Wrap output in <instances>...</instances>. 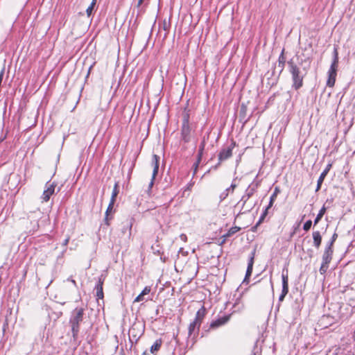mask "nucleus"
<instances>
[{"label": "nucleus", "mask_w": 355, "mask_h": 355, "mask_svg": "<svg viewBox=\"0 0 355 355\" xmlns=\"http://www.w3.org/2000/svg\"><path fill=\"white\" fill-rule=\"evenodd\" d=\"M255 191V189L254 188H252L250 189H248L247 190V193L245 195V197H246V200H244V203H245V202L250 198L252 196V195L254 194ZM245 198V196L243 197V199Z\"/></svg>", "instance_id": "obj_30"}, {"label": "nucleus", "mask_w": 355, "mask_h": 355, "mask_svg": "<svg viewBox=\"0 0 355 355\" xmlns=\"http://www.w3.org/2000/svg\"><path fill=\"white\" fill-rule=\"evenodd\" d=\"M313 245L318 249L321 245L322 236L319 231L313 232Z\"/></svg>", "instance_id": "obj_15"}, {"label": "nucleus", "mask_w": 355, "mask_h": 355, "mask_svg": "<svg viewBox=\"0 0 355 355\" xmlns=\"http://www.w3.org/2000/svg\"><path fill=\"white\" fill-rule=\"evenodd\" d=\"M282 291L284 293L285 291L288 292V272H283L282 274Z\"/></svg>", "instance_id": "obj_16"}, {"label": "nucleus", "mask_w": 355, "mask_h": 355, "mask_svg": "<svg viewBox=\"0 0 355 355\" xmlns=\"http://www.w3.org/2000/svg\"><path fill=\"white\" fill-rule=\"evenodd\" d=\"M144 300V295H141V293H140L134 300L135 302H139Z\"/></svg>", "instance_id": "obj_37"}, {"label": "nucleus", "mask_w": 355, "mask_h": 355, "mask_svg": "<svg viewBox=\"0 0 355 355\" xmlns=\"http://www.w3.org/2000/svg\"><path fill=\"white\" fill-rule=\"evenodd\" d=\"M159 157L157 155H153L152 158V166L153 167V175L150 180V182L149 184V188H152L153 184H154V180L157 175L158 170H159Z\"/></svg>", "instance_id": "obj_8"}, {"label": "nucleus", "mask_w": 355, "mask_h": 355, "mask_svg": "<svg viewBox=\"0 0 355 355\" xmlns=\"http://www.w3.org/2000/svg\"><path fill=\"white\" fill-rule=\"evenodd\" d=\"M240 230L241 228L237 226L231 227L228 230V232L223 236V237L224 238L223 242L226 240L227 238L232 236L233 234L238 232Z\"/></svg>", "instance_id": "obj_17"}, {"label": "nucleus", "mask_w": 355, "mask_h": 355, "mask_svg": "<svg viewBox=\"0 0 355 355\" xmlns=\"http://www.w3.org/2000/svg\"><path fill=\"white\" fill-rule=\"evenodd\" d=\"M180 238L182 241H183L184 242H186L187 241V236L186 234H180Z\"/></svg>", "instance_id": "obj_38"}, {"label": "nucleus", "mask_w": 355, "mask_h": 355, "mask_svg": "<svg viewBox=\"0 0 355 355\" xmlns=\"http://www.w3.org/2000/svg\"><path fill=\"white\" fill-rule=\"evenodd\" d=\"M69 238L66 239L63 242V245H67L69 243Z\"/></svg>", "instance_id": "obj_44"}, {"label": "nucleus", "mask_w": 355, "mask_h": 355, "mask_svg": "<svg viewBox=\"0 0 355 355\" xmlns=\"http://www.w3.org/2000/svg\"><path fill=\"white\" fill-rule=\"evenodd\" d=\"M280 192V190L278 187H275L273 193L271 195L270 198V202H269V207H272L273 205L274 202L275 201L277 196L278 193Z\"/></svg>", "instance_id": "obj_19"}, {"label": "nucleus", "mask_w": 355, "mask_h": 355, "mask_svg": "<svg viewBox=\"0 0 355 355\" xmlns=\"http://www.w3.org/2000/svg\"><path fill=\"white\" fill-rule=\"evenodd\" d=\"M67 280H68V281H70V282H71V283H72L75 286H77V285H76V281H75V280H73V279H70V278H69Z\"/></svg>", "instance_id": "obj_43"}, {"label": "nucleus", "mask_w": 355, "mask_h": 355, "mask_svg": "<svg viewBox=\"0 0 355 355\" xmlns=\"http://www.w3.org/2000/svg\"><path fill=\"white\" fill-rule=\"evenodd\" d=\"M118 193H119V185H118V183L116 182L114 184L113 191H112V197H111L110 200L115 202L116 198Z\"/></svg>", "instance_id": "obj_26"}, {"label": "nucleus", "mask_w": 355, "mask_h": 355, "mask_svg": "<svg viewBox=\"0 0 355 355\" xmlns=\"http://www.w3.org/2000/svg\"><path fill=\"white\" fill-rule=\"evenodd\" d=\"M254 254H255V252L253 251L251 253V256L250 257V259H249V261H248V268H247V270H246V273H245V279L243 280V282H248V279L250 278V277L252 275V268H253V264H254Z\"/></svg>", "instance_id": "obj_9"}, {"label": "nucleus", "mask_w": 355, "mask_h": 355, "mask_svg": "<svg viewBox=\"0 0 355 355\" xmlns=\"http://www.w3.org/2000/svg\"><path fill=\"white\" fill-rule=\"evenodd\" d=\"M201 160H199L197 159V161L194 164V166H195V169H194V173L196 172L197 169H198V164H200Z\"/></svg>", "instance_id": "obj_39"}, {"label": "nucleus", "mask_w": 355, "mask_h": 355, "mask_svg": "<svg viewBox=\"0 0 355 355\" xmlns=\"http://www.w3.org/2000/svg\"><path fill=\"white\" fill-rule=\"evenodd\" d=\"M331 167V164H328L326 168L320 174V175L318 180L317 187H316L315 191H318L320 189L321 185L326 177V175H327L328 172L329 171Z\"/></svg>", "instance_id": "obj_11"}, {"label": "nucleus", "mask_w": 355, "mask_h": 355, "mask_svg": "<svg viewBox=\"0 0 355 355\" xmlns=\"http://www.w3.org/2000/svg\"><path fill=\"white\" fill-rule=\"evenodd\" d=\"M270 286H271V288L273 289V286H272V281H270Z\"/></svg>", "instance_id": "obj_45"}, {"label": "nucleus", "mask_w": 355, "mask_h": 355, "mask_svg": "<svg viewBox=\"0 0 355 355\" xmlns=\"http://www.w3.org/2000/svg\"><path fill=\"white\" fill-rule=\"evenodd\" d=\"M229 319H230V315H225V316L221 317V318L213 321L211 323L210 327L211 328H216L220 326H222V325L225 324L229 320Z\"/></svg>", "instance_id": "obj_13"}, {"label": "nucleus", "mask_w": 355, "mask_h": 355, "mask_svg": "<svg viewBox=\"0 0 355 355\" xmlns=\"http://www.w3.org/2000/svg\"><path fill=\"white\" fill-rule=\"evenodd\" d=\"M286 61V57L284 56V49H283L278 58L277 67L279 69V73H281L284 69Z\"/></svg>", "instance_id": "obj_14"}, {"label": "nucleus", "mask_w": 355, "mask_h": 355, "mask_svg": "<svg viewBox=\"0 0 355 355\" xmlns=\"http://www.w3.org/2000/svg\"><path fill=\"white\" fill-rule=\"evenodd\" d=\"M150 292V287L146 286L144 290L141 291V295H146Z\"/></svg>", "instance_id": "obj_35"}, {"label": "nucleus", "mask_w": 355, "mask_h": 355, "mask_svg": "<svg viewBox=\"0 0 355 355\" xmlns=\"http://www.w3.org/2000/svg\"><path fill=\"white\" fill-rule=\"evenodd\" d=\"M204 148H205V142L203 141L201 143V144L200 146L199 151H198V159H199V160H201Z\"/></svg>", "instance_id": "obj_32"}, {"label": "nucleus", "mask_w": 355, "mask_h": 355, "mask_svg": "<svg viewBox=\"0 0 355 355\" xmlns=\"http://www.w3.org/2000/svg\"><path fill=\"white\" fill-rule=\"evenodd\" d=\"M288 291H285L284 293L282 291V293L279 297V301L282 302L284 300L285 296L288 294Z\"/></svg>", "instance_id": "obj_36"}, {"label": "nucleus", "mask_w": 355, "mask_h": 355, "mask_svg": "<svg viewBox=\"0 0 355 355\" xmlns=\"http://www.w3.org/2000/svg\"><path fill=\"white\" fill-rule=\"evenodd\" d=\"M235 146H236V142L232 141L231 142V144L227 148H223L220 151V153L218 154V161L219 162H218V164L215 166V168H217V166L220 164L221 162L225 161V160L227 159L228 158H230V157H232V150Z\"/></svg>", "instance_id": "obj_6"}, {"label": "nucleus", "mask_w": 355, "mask_h": 355, "mask_svg": "<svg viewBox=\"0 0 355 355\" xmlns=\"http://www.w3.org/2000/svg\"><path fill=\"white\" fill-rule=\"evenodd\" d=\"M345 355H354L353 354H352L351 352H348L347 354H345Z\"/></svg>", "instance_id": "obj_46"}, {"label": "nucleus", "mask_w": 355, "mask_h": 355, "mask_svg": "<svg viewBox=\"0 0 355 355\" xmlns=\"http://www.w3.org/2000/svg\"><path fill=\"white\" fill-rule=\"evenodd\" d=\"M337 237H338V234L336 233H334L331 237V241H329V243L327 247H330L332 248V245H333L334 241L336 240Z\"/></svg>", "instance_id": "obj_34"}, {"label": "nucleus", "mask_w": 355, "mask_h": 355, "mask_svg": "<svg viewBox=\"0 0 355 355\" xmlns=\"http://www.w3.org/2000/svg\"><path fill=\"white\" fill-rule=\"evenodd\" d=\"M161 345H162V340H157L155 342V343L151 346L150 352L152 353H154L155 352L158 351Z\"/></svg>", "instance_id": "obj_24"}, {"label": "nucleus", "mask_w": 355, "mask_h": 355, "mask_svg": "<svg viewBox=\"0 0 355 355\" xmlns=\"http://www.w3.org/2000/svg\"><path fill=\"white\" fill-rule=\"evenodd\" d=\"M236 187V184L232 183L229 188L226 189V191L220 196V198L225 199L227 196L230 191L232 193L234 192V189Z\"/></svg>", "instance_id": "obj_25"}, {"label": "nucleus", "mask_w": 355, "mask_h": 355, "mask_svg": "<svg viewBox=\"0 0 355 355\" xmlns=\"http://www.w3.org/2000/svg\"><path fill=\"white\" fill-rule=\"evenodd\" d=\"M245 107L243 105H242V106H241V107L240 112H241V113H243V114H244V113H245Z\"/></svg>", "instance_id": "obj_42"}, {"label": "nucleus", "mask_w": 355, "mask_h": 355, "mask_svg": "<svg viewBox=\"0 0 355 355\" xmlns=\"http://www.w3.org/2000/svg\"><path fill=\"white\" fill-rule=\"evenodd\" d=\"M83 312L84 310L83 308H76L73 311L72 315L70 318L69 323L71 327L72 337L73 340H76L78 338L80 329V323L83 321Z\"/></svg>", "instance_id": "obj_2"}, {"label": "nucleus", "mask_w": 355, "mask_h": 355, "mask_svg": "<svg viewBox=\"0 0 355 355\" xmlns=\"http://www.w3.org/2000/svg\"><path fill=\"white\" fill-rule=\"evenodd\" d=\"M105 278L101 275L99 279L98 282L95 287V289L96 291V297L98 299H103L104 294L103 291V285L104 282Z\"/></svg>", "instance_id": "obj_10"}, {"label": "nucleus", "mask_w": 355, "mask_h": 355, "mask_svg": "<svg viewBox=\"0 0 355 355\" xmlns=\"http://www.w3.org/2000/svg\"><path fill=\"white\" fill-rule=\"evenodd\" d=\"M287 64L292 78V87L295 90H298L303 86L304 78L306 74V70L305 68L302 70L300 69L293 59L288 60Z\"/></svg>", "instance_id": "obj_1"}, {"label": "nucleus", "mask_w": 355, "mask_h": 355, "mask_svg": "<svg viewBox=\"0 0 355 355\" xmlns=\"http://www.w3.org/2000/svg\"><path fill=\"white\" fill-rule=\"evenodd\" d=\"M312 225V221L311 220H307L303 226V230L306 232L309 231Z\"/></svg>", "instance_id": "obj_33"}, {"label": "nucleus", "mask_w": 355, "mask_h": 355, "mask_svg": "<svg viewBox=\"0 0 355 355\" xmlns=\"http://www.w3.org/2000/svg\"><path fill=\"white\" fill-rule=\"evenodd\" d=\"M3 74H4V68H3L0 72V81H2Z\"/></svg>", "instance_id": "obj_41"}, {"label": "nucleus", "mask_w": 355, "mask_h": 355, "mask_svg": "<svg viewBox=\"0 0 355 355\" xmlns=\"http://www.w3.org/2000/svg\"><path fill=\"white\" fill-rule=\"evenodd\" d=\"M205 314V309L202 306L201 309H200L196 315L195 321H197L198 323L201 324L202 320L204 318Z\"/></svg>", "instance_id": "obj_18"}, {"label": "nucleus", "mask_w": 355, "mask_h": 355, "mask_svg": "<svg viewBox=\"0 0 355 355\" xmlns=\"http://www.w3.org/2000/svg\"><path fill=\"white\" fill-rule=\"evenodd\" d=\"M326 208L324 206H323L321 209L319 211V213L318 214L315 220H314V225H316L319 221L321 220L324 214H325Z\"/></svg>", "instance_id": "obj_21"}, {"label": "nucleus", "mask_w": 355, "mask_h": 355, "mask_svg": "<svg viewBox=\"0 0 355 355\" xmlns=\"http://www.w3.org/2000/svg\"><path fill=\"white\" fill-rule=\"evenodd\" d=\"M137 329H138V325L137 324H134V325H132V327L129 330L130 338L132 336L135 339V341H137L138 340V338H139V336H138L137 334H134V332Z\"/></svg>", "instance_id": "obj_22"}, {"label": "nucleus", "mask_w": 355, "mask_h": 355, "mask_svg": "<svg viewBox=\"0 0 355 355\" xmlns=\"http://www.w3.org/2000/svg\"><path fill=\"white\" fill-rule=\"evenodd\" d=\"M200 326V323H198L197 321L193 320L189 324V334L191 335L192 333L194 331L196 327H197L198 329H199Z\"/></svg>", "instance_id": "obj_23"}, {"label": "nucleus", "mask_w": 355, "mask_h": 355, "mask_svg": "<svg viewBox=\"0 0 355 355\" xmlns=\"http://www.w3.org/2000/svg\"><path fill=\"white\" fill-rule=\"evenodd\" d=\"M96 3V0H92L90 6L87 8L86 12H87V17H90V15H92Z\"/></svg>", "instance_id": "obj_29"}, {"label": "nucleus", "mask_w": 355, "mask_h": 355, "mask_svg": "<svg viewBox=\"0 0 355 355\" xmlns=\"http://www.w3.org/2000/svg\"><path fill=\"white\" fill-rule=\"evenodd\" d=\"M164 28L165 30H166V23H164Z\"/></svg>", "instance_id": "obj_47"}, {"label": "nucleus", "mask_w": 355, "mask_h": 355, "mask_svg": "<svg viewBox=\"0 0 355 355\" xmlns=\"http://www.w3.org/2000/svg\"><path fill=\"white\" fill-rule=\"evenodd\" d=\"M189 114H185L183 116V121L181 128V139L184 142L188 143L191 140V128L189 122Z\"/></svg>", "instance_id": "obj_5"}, {"label": "nucleus", "mask_w": 355, "mask_h": 355, "mask_svg": "<svg viewBox=\"0 0 355 355\" xmlns=\"http://www.w3.org/2000/svg\"><path fill=\"white\" fill-rule=\"evenodd\" d=\"M270 207H269V205H268L265 210L263 211V212L262 213L261 216H260L258 222L257 223L256 225L253 227L254 229L257 228V226H259L265 219V218L266 217V216L268 215V209H270Z\"/></svg>", "instance_id": "obj_20"}, {"label": "nucleus", "mask_w": 355, "mask_h": 355, "mask_svg": "<svg viewBox=\"0 0 355 355\" xmlns=\"http://www.w3.org/2000/svg\"><path fill=\"white\" fill-rule=\"evenodd\" d=\"M328 268H329V264L322 263L321 266L320 268V274H322V275L324 274L327 272Z\"/></svg>", "instance_id": "obj_31"}, {"label": "nucleus", "mask_w": 355, "mask_h": 355, "mask_svg": "<svg viewBox=\"0 0 355 355\" xmlns=\"http://www.w3.org/2000/svg\"><path fill=\"white\" fill-rule=\"evenodd\" d=\"M333 55H334V58H338V52L337 48H334Z\"/></svg>", "instance_id": "obj_40"}, {"label": "nucleus", "mask_w": 355, "mask_h": 355, "mask_svg": "<svg viewBox=\"0 0 355 355\" xmlns=\"http://www.w3.org/2000/svg\"><path fill=\"white\" fill-rule=\"evenodd\" d=\"M42 216V213L37 210L28 216L26 219L23 218L22 222L26 225V230L29 232H35L38 230L40 225L38 220Z\"/></svg>", "instance_id": "obj_3"}, {"label": "nucleus", "mask_w": 355, "mask_h": 355, "mask_svg": "<svg viewBox=\"0 0 355 355\" xmlns=\"http://www.w3.org/2000/svg\"><path fill=\"white\" fill-rule=\"evenodd\" d=\"M333 250L330 247H326L322 255V262L329 264L332 259Z\"/></svg>", "instance_id": "obj_12"}, {"label": "nucleus", "mask_w": 355, "mask_h": 355, "mask_svg": "<svg viewBox=\"0 0 355 355\" xmlns=\"http://www.w3.org/2000/svg\"><path fill=\"white\" fill-rule=\"evenodd\" d=\"M338 66V58H333L332 63L328 71V79L327 86L332 87L335 85Z\"/></svg>", "instance_id": "obj_4"}, {"label": "nucleus", "mask_w": 355, "mask_h": 355, "mask_svg": "<svg viewBox=\"0 0 355 355\" xmlns=\"http://www.w3.org/2000/svg\"><path fill=\"white\" fill-rule=\"evenodd\" d=\"M56 184L55 182H47L45 186V190L44 191L42 199L43 202H48L51 196L54 193Z\"/></svg>", "instance_id": "obj_7"}, {"label": "nucleus", "mask_w": 355, "mask_h": 355, "mask_svg": "<svg viewBox=\"0 0 355 355\" xmlns=\"http://www.w3.org/2000/svg\"><path fill=\"white\" fill-rule=\"evenodd\" d=\"M114 201H112L110 200V203H109V205L107 208V210H106V212H105V221H106V223L108 225V215H109V213L113 209V207H114Z\"/></svg>", "instance_id": "obj_28"}, {"label": "nucleus", "mask_w": 355, "mask_h": 355, "mask_svg": "<svg viewBox=\"0 0 355 355\" xmlns=\"http://www.w3.org/2000/svg\"><path fill=\"white\" fill-rule=\"evenodd\" d=\"M132 226V220H127L125 224V225H124V227H123V232L125 233V232L126 230H128V232H129V236H130L131 235Z\"/></svg>", "instance_id": "obj_27"}]
</instances>
